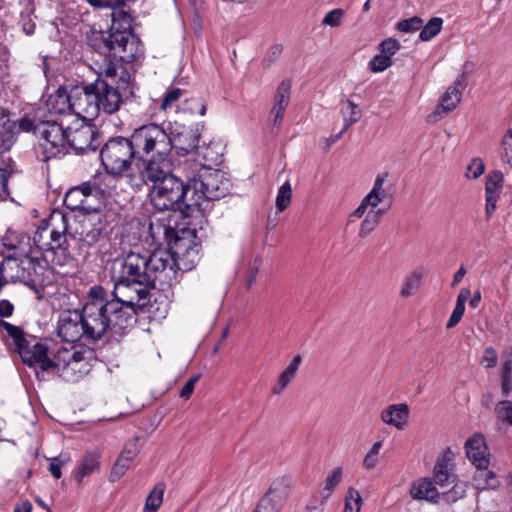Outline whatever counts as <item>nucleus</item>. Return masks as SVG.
<instances>
[{
	"mask_svg": "<svg viewBox=\"0 0 512 512\" xmlns=\"http://www.w3.org/2000/svg\"><path fill=\"white\" fill-rule=\"evenodd\" d=\"M151 235L163 240L168 249L130 251L116 258L110 274L116 289L122 294L131 286L138 287L139 295L145 294L142 286H159V290L170 287L177 279L178 270H190L195 263L199 246L194 242L195 230L175 229L170 223L154 218L150 221Z\"/></svg>",
	"mask_w": 512,
	"mask_h": 512,
	"instance_id": "f257e3e1",
	"label": "nucleus"
},
{
	"mask_svg": "<svg viewBox=\"0 0 512 512\" xmlns=\"http://www.w3.org/2000/svg\"><path fill=\"white\" fill-rule=\"evenodd\" d=\"M169 167L153 160H139L133 175V187L140 188L148 181L152 182L149 196L154 209L159 212L179 211L184 217H189L196 210V207L188 206L193 191L192 181L185 183Z\"/></svg>",
	"mask_w": 512,
	"mask_h": 512,
	"instance_id": "f03ea898",
	"label": "nucleus"
},
{
	"mask_svg": "<svg viewBox=\"0 0 512 512\" xmlns=\"http://www.w3.org/2000/svg\"><path fill=\"white\" fill-rule=\"evenodd\" d=\"M86 339L98 341L105 335L116 338L124 335L135 324V313L108 294L99 285L92 286L87 301L80 310Z\"/></svg>",
	"mask_w": 512,
	"mask_h": 512,
	"instance_id": "7ed1b4c3",
	"label": "nucleus"
},
{
	"mask_svg": "<svg viewBox=\"0 0 512 512\" xmlns=\"http://www.w3.org/2000/svg\"><path fill=\"white\" fill-rule=\"evenodd\" d=\"M18 353L26 365L38 366L42 371L55 370L64 380L72 382L88 374L92 361L96 359L93 349L80 345L60 348L51 359L47 345L36 342L34 338L27 339Z\"/></svg>",
	"mask_w": 512,
	"mask_h": 512,
	"instance_id": "20e7f679",
	"label": "nucleus"
},
{
	"mask_svg": "<svg viewBox=\"0 0 512 512\" xmlns=\"http://www.w3.org/2000/svg\"><path fill=\"white\" fill-rule=\"evenodd\" d=\"M129 85L130 74L123 64L109 60L93 82L99 112L103 111L107 114L117 112L123 103V98L132 94Z\"/></svg>",
	"mask_w": 512,
	"mask_h": 512,
	"instance_id": "39448f33",
	"label": "nucleus"
},
{
	"mask_svg": "<svg viewBox=\"0 0 512 512\" xmlns=\"http://www.w3.org/2000/svg\"><path fill=\"white\" fill-rule=\"evenodd\" d=\"M133 142L132 135L116 136L108 139L100 150L101 163L107 173L111 176L125 175L132 186L138 161H147V158L137 155Z\"/></svg>",
	"mask_w": 512,
	"mask_h": 512,
	"instance_id": "423d86ee",
	"label": "nucleus"
},
{
	"mask_svg": "<svg viewBox=\"0 0 512 512\" xmlns=\"http://www.w3.org/2000/svg\"><path fill=\"white\" fill-rule=\"evenodd\" d=\"M138 156L147 158V161L163 163L170 166L168 156L173 149L172 137L166 130L155 123L144 124L131 133Z\"/></svg>",
	"mask_w": 512,
	"mask_h": 512,
	"instance_id": "0eeeda50",
	"label": "nucleus"
},
{
	"mask_svg": "<svg viewBox=\"0 0 512 512\" xmlns=\"http://www.w3.org/2000/svg\"><path fill=\"white\" fill-rule=\"evenodd\" d=\"M22 125L25 132L33 133L38 139L43 161L67 154V128L62 124L25 116L22 118Z\"/></svg>",
	"mask_w": 512,
	"mask_h": 512,
	"instance_id": "6e6552de",
	"label": "nucleus"
},
{
	"mask_svg": "<svg viewBox=\"0 0 512 512\" xmlns=\"http://www.w3.org/2000/svg\"><path fill=\"white\" fill-rule=\"evenodd\" d=\"M191 181L193 191L188 206L196 207V211L202 208L204 201L225 197L231 188L230 179L221 170L202 168L198 178H193Z\"/></svg>",
	"mask_w": 512,
	"mask_h": 512,
	"instance_id": "1a4fd4ad",
	"label": "nucleus"
},
{
	"mask_svg": "<svg viewBox=\"0 0 512 512\" xmlns=\"http://www.w3.org/2000/svg\"><path fill=\"white\" fill-rule=\"evenodd\" d=\"M67 217L60 211H54L50 217L52 230L49 231L50 240L43 241V234L47 233V228L37 231L33 237V243L41 250L52 252V262L58 265H64L70 258L66 244Z\"/></svg>",
	"mask_w": 512,
	"mask_h": 512,
	"instance_id": "9d476101",
	"label": "nucleus"
},
{
	"mask_svg": "<svg viewBox=\"0 0 512 512\" xmlns=\"http://www.w3.org/2000/svg\"><path fill=\"white\" fill-rule=\"evenodd\" d=\"M66 137L67 149L72 148L77 154L95 152L101 144L96 127L82 119L67 127Z\"/></svg>",
	"mask_w": 512,
	"mask_h": 512,
	"instance_id": "9b49d317",
	"label": "nucleus"
},
{
	"mask_svg": "<svg viewBox=\"0 0 512 512\" xmlns=\"http://www.w3.org/2000/svg\"><path fill=\"white\" fill-rule=\"evenodd\" d=\"M97 96L93 83L85 86H73L70 89V102L72 113L82 120H94L99 115Z\"/></svg>",
	"mask_w": 512,
	"mask_h": 512,
	"instance_id": "f8f14e48",
	"label": "nucleus"
},
{
	"mask_svg": "<svg viewBox=\"0 0 512 512\" xmlns=\"http://www.w3.org/2000/svg\"><path fill=\"white\" fill-rule=\"evenodd\" d=\"M293 488V480L289 476H281L273 480L257 505L269 511L279 512L289 498Z\"/></svg>",
	"mask_w": 512,
	"mask_h": 512,
	"instance_id": "ddd939ff",
	"label": "nucleus"
},
{
	"mask_svg": "<svg viewBox=\"0 0 512 512\" xmlns=\"http://www.w3.org/2000/svg\"><path fill=\"white\" fill-rule=\"evenodd\" d=\"M58 336L70 343L86 338V328L80 310H67L60 314L57 326Z\"/></svg>",
	"mask_w": 512,
	"mask_h": 512,
	"instance_id": "4468645a",
	"label": "nucleus"
},
{
	"mask_svg": "<svg viewBox=\"0 0 512 512\" xmlns=\"http://www.w3.org/2000/svg\"><path fill=\"white\" fill-rule=\"evenodd\" d=\"M464 87V75H461L447 88L435 110L427 116V122L435 123L454 110L461 101Z\"/></svg>",
	"mask_w": 512,
	"mask_h": 512,
	"instance_id": "2eb2a0df",
	"label": "nucleus"
},
{
	"mask_svg": "<svg viewBox=\"0 0 512 512\" xmlns=\"http://www.w3.org/2000/svg\"><path fill=\"white\" fill-rule=\"evenodd\" d=\"M14 264L18 268L16 278L27 286L36 288L50 282L46 276L50 273V270L37 261L27 258L20 263L14 261Z\"/></svg>",
	"mask_w": 512,
	"mask_h": 512,
	"instance_id": "dca6fc26",
	"label": "nucleus"
},
{
	"mask_svg": "<svg viewBox=\"0 0 512 512\" xmlns=\"http://www.w3.org/2000/svg\"><path fill=\"white\" fill-rule=\"evenodd\" d=\"M109 43L111 44V52H109V58L127 63L134 60L136 46L134 41L130 38L129 31H112L109 34Z\"/></svg>",
	"mask_w": 512,
	"mask_h": 512,
	"instance_id": "f3484780",
	"label": "nucleus"
},
{
	"mask_svg": "<svg viewBox=\"0 0 512 512\" xmlns=\"http://www.w3.org/2000/svg\"><path fill=\"white\" fill-rule=\"evenodd\" d=\"M203 125L196 124L194 128L182 126L180 130L176 129L169 134L172 137L173 149L177 154L185 156L189 153H195L201 137Z\"/></svg>",
	"mask_w": 512,
	"mask_h": 512,
	"instance_id": "a211bd4d",
	"label": "nucleus"
},
{
	"mask_svg": "<svg viewBox=\"0 0 512 512\" xmlns=\"http://www.w3.org/2000/svg\"><path fill=\"white\" fill-rule=\"evenodd\" d=\"M465 451L468 459L479 470H486L490 464L489 452L485 439L481 434H474L465 442Z\"/></svg>",
	"mask_w": 512,
	"mask_h": 512,
	"instance_id": "6ab92c4d",
	"label": "nucleus"
},
{
	"mask_svg": "<svg viewBox=\"0 0 512 512\" xmlns=\"http://www.w3.org/2000/svg\"><path fill=\"white\" fill-rule=\"evenodd\" d=\"M142 288H145V294L139 295L138 293V287L131 286L127 289L125 292L126 294H122L119 292V290L116 289V283H114V289L111 293V297L113 300H118L123 304V307L130 308L135 315L136 313V307H143L146 304V301L149 296L150 289H158L159 286H142Z\"/></svg>",
	"mask_w": 512,
	"mask_h": 512,
	"instance_id": "aec40b11",
	"label": "nucleus"
},
{
	"mask_svg": "<svg viewBox=\"0 0 512 512\" xmlns=\"http://www.w3.org/2000/svg\"><path fill=\"white\" fill-rule=\"evenodd\" d=\"M1 241L6 249L14 251V256H27L31 252V238L21 231L9 228Z\"/></svg>",
	"mask_w": 512,
	"mask_h": 512,
	"instance_id": "412c9836",
	"label": "nucleus"
},
{
	"mask_svg": "<svg viewBox=\"0 0 512 512\" xmlns=\"http://www.w3.org/2000/svg\"><path fill=\"white\" fill-rule=\"evenodd\" d=\"M84 188L87 189L83 203L82 212L98 213L104 203L105 189L99 186L96 181H88L84 183Z\"/></svg>",
	"mask_w": 512,
	"mask_h": 512,
	"instance_id": "4be33fe9",
	"label": "nucleus"
},
{
	"mask_svg": "<svg viewBox=\"0 0 512 512\" xmlns=\"http://www.w3.org/2000/svg\"><path fill=\"white\" fill-rule=\"evenodd\" d=\"M409 408L407 404H393L381 412V419L384 423L402 429L407 422Z\"/></svg>",
	"mask_w": 512,
	"mask_h": 512,
	"instance_id": "5701e85b",
	"label": "nucleus"
},
{
	"mask_svg": "<svg viewBox=\"0 0 512 512\" xmlns=\"http://www.w3.org/2000/svg\"><path fill=\"white\" fill-rule=\"evenodd\" d=\"M301 363V355L298 354L293 357L288 366L279 375L276 385L272 388L274 395H280L293 382Z\"/></svg>",
	"mask_w": 512,
	"mask_h": 512,
	"instance_id": "b1692460",
	"label": "nucleus"
},
{
	"mask_svg": "<svg viewBox=\"0 0 512 512\" xmlns=\"http://www.w3.org/2000/svg\"><path fill=\"white\" fill-rule=\"evenodd\" d=\"M22 118L18 121L8 120L0 127V152H5L11 149L16 141V136L20 132H25L22 127Z\"/></svg>",
	"mask_w": 512,
	"mask_h": 512,
	"instance_id": "393cba45",
	"label": "nucleus"
},
{
	"mask_svg": "<svg viewBox=\"0 0 512 512\" xmlns=\"http://www.w3.org/2000/svg\"><path fill=\"white\" fill-rule=\"evenodd\" d=\"M195 155L198 157V159L204 161L202 168L208 169V167L211 165H217L221 163L222 153L220 144L209 142L208 144L199 145Z\"/></svg>",
	"mask_w": 512,
	"mask_h": 512,
	"instance_id": "a878e982",
	"label": "nucleus"
},
{
	"mask_svg": "<svg viewBox=\"0 0 512 512\" xmlns=\"http://www.w3.org/2000/svg\"><path fill=\"white\" fill-rule=\"evenodd\" d=\"M410 494L414 499L427 501H434L439 495L433 482L428 478L415 481L410 489Z\"/></svg>",
	"mask_w": 512,
	"mask_h": 512,
	"instance_id": "bb28decb",
	"label": "nucleus"
},
{
	"mask_svg": "<svg viewBox=\"0 0 512 512\" xmlns=\"http://www.w3.org/2000/svg\"><path fill=\"white\" fill-rule=\"evenodd\" d=\"M99 466L100 462L98 453L87 452L74 474V478L77 483L81 485L84 478L98 470Z\"/></svg>",
	"mask_w": 512,
	"mask_h": 512,
	"instance_id": "cd10ccee",
	"label": "nucleus"
},
{
	"mask_svg": "<svg viewBox=\"0 0 512 512\" xmlns=\"http://www.w3.org/2000/svg\"><path fill=\"white\" fill-rule=\"evenodd\" d=\"M343 479V469L341 467H334L326 476L323 486L320 489L321 502L320 505L324 506L326 501L332 495L334 489L341 483Z\"/></svg>",
	"mask_w": 512,
	"mask_h": 512,
	"instance_id": "c85d7f7f",
	"label": "nucleus"
},
{
	"mask_svg": "<svg viewBox=\"0 0 512 512\" xmlns=\"http://www.w3.org/2000/svg\"><path fill=\"white\" fill-rule=\"evenodd\" d=\"M388 177L387 173L378 174L373 183L371 191L362 199L368 207L376 208L384 199V183Z\"/></svg>",
	"mask_w": 512,
	"mask_h": 512,
	"instance_id": "c756f323",
	"label": "nucleus"
},
{
	"mask_svg": "<svg viewBox=\"0 0 512 512\" xmlns=\"http://www.w3.org/2000/svg\"><path fill=\"white\" fill-rule=\"evenodd\" d=\"M48 107L51 113L64 115L72 113V102H70V90L68 92H60L51 96L48 100Z\"/></svg>",
	"mask_w": 512,
	"mask_h": 512,
	"instance_id": "7c9ffc66",
	"label": "nucleus"
},
{
	"mask_svg": "<svg viewBox=\"0 0 512 512\" xmlns=\"http://www.w3.org/2000/svg\"><path fill=\"white\" fill-rule=\"evenodd\" d=\"M471 293L467 288L461 289L457 296L455 308L446 323V328L451 329L455 327L462 319L465 312V303L470 298Z\"/></svg>",
	"mask_w": 512,
	"mask_h": 512,
	"instance_id": "2f4dec72",
	"label": "nucleus"
},
{
	"mask_svg": "<svg viewBox=\"0 0 512 512\" xmlns=\"http://www.w3.org/2000/svg\"><path fill=\"white\" fill-rule=\"evenodd\" d=\"M86 191L84 183L71 188L64 197L65 206L71 211H82Z\"/></svg>",
	"mask_w": 512,
	"mask_h": 512,
	"instance_id": "473e14b6",
	"label": "nucleus"
},
{
	"mask_svg": "<svg viewBox=\"0 0 512 512\" xmlns=\"http://www.w3.org/2000/svg\"><path fill=\"white\" fill-rule=\"evenodd\" d=\"M88 45L95 51L109 58L111 52V44L109 43V34L106 36L102 31H92L87 38Z\"/></svg>",
	"mask_w": 512,
	"mask_h": 512,
	"instance_id": "72a5a7b5",
	"label": "nucleus"
},
{
	"mask_svg": "<svg viewBox=\"0 0 512 512\" xmlns=\"http://www.w3.org/2000/svg\"><path fill=\"white\" fill-rule=\"evenodd\" d=\"M423 272L418 269L413 271L409 276H407L401 286L400 296L407 298L413 295L422 284Z\"/></svg>",
	"mask_w": 512,
	"mask_h": 512,
	"instance_id": "f704fd0d",
	"label": "nucleus"
},
{
	"mask_svg": "<svg viewBox=\"0 0 512 512\" xmlns=\"http://www.w3.org/2000/svg\"><path fill=\"white\" fill-rule=\"evenodd\" d=\"M166 485L164 482H158L154 488L150 491L146 498L145 507L143 512H156L161 506L163 501V494L165 492Z\"/></svg>",
	"mask_w": 512,
	"mask_h": 512,
	"instance_id": "c9c22d12",
	"label": "nucleus"
},
{
	"mask_svg": "<svg viewBox=\"0 0 512 512\" xmlns=\"http://www.w3.org/2000/svg\"><path fill=\"white\" fill-rule=\"evenodd\" d=\"M112 26L111 30L129 31L132 27V16L124 11L122 7L113 8L111 12Z\"/></svg>",
	"mask_w": 512,
	"mask_h": 512,
	"instance_id": "e433bc0d",
	"label": "nucleus"
},
{
	"mask_svg": "<svg viewBox=\"0 0 512 512\" xmlns=\"http://www.w3.org/2000/svg\"><path fill=\"white\" fill-rule=\"evenodd\" d=\"M0 333L2 335L6 334L9 336L13 343L15 344L17 351L20 349L22 345L25 344L28 338L25 337V333L22 328L15 326L11 323H8L4 320L0 319Z\"/></svg>",
	"mask_w": 512,
	"mask_h": 512,
	"instance_id": "4c0bfd02",
	"label": "nucleus"
},
{
	"mask_svg": "<svg viewBox=\"0 0 512 512\" xmlns=\"http://www.w3.org/2000/svg\"><path fill=\"white\" fill-rule=\"evenodd\" d=\"M385 211L379 209L377 211H369L364 220L361 222L358 236L360 238H366L380 223V217Z\"/></svg>",
	"mask_w": 512,
	"mask_h": 512,
	"instance_id": "58836bf2",
	"label": "nucleus"
},
{
	"mask_svg": "<svg viewBox=\"0 0 512 512\" xmlns=\"http://www.w3.org/2000/svg\"><path fill=\"white\" fill-rule=\"evenodd\" d=\"M341 112L344 117V130H347L349 126L356 123L361 118L360 108L351 100H347L343 103Z\"/></svg>",
	"mask_w": 512,
	"mask_h": 512,
	"instance_id": "ea45409f",
	"label": "nucleus"
},
{
	"mask_svg": "<svg viewBox=\"0 0 512 512\" xmlns=\"http://www.w3.org/2000/svg\"><path fill=\"white\" fill-rule=\"evenodd\" d=\"M443 19L440 17L431 18L428 23L422 26L419 39L421 41L427 42L433 39L436 35H438L442 29Z\"/></svg>",
	"mask_w": 512,
	"mask_h": 512,
	"instance_id": "a19ab883",
	"label": "nucleus"
},
{
	"mask_svg": "<svg viewBox=\"0 0 512 512\" xmlns=\"http://www.w3.org/2000/svg\"><path fill=\"white\" fill-rule=\"evenodd\" d=\"M291 97V82L290 80H283L277 87L274 104L286 110Z\"/></svg>",
	"mask_w": 512,
	"mask_h": 512,
	"instance_id": "79ce46f5",
	"label": "nucleus"
},
{
	"mask_svg": "<svg viewBox=\"0 0 512 512\" xmlns=\"http://www.w3.org/2000/svg\"><path fill=\"white\" fill-rule=\"evenodd\" d=\"M382 446V441H377L371 446V448L365 454L362 462V466L364 469L372 470L377 466V464L379 463V454Z\"/></svg>",
	"mask_w": 512,
	"mask_h": 512,
	"instance_id": "37998d69",
	"label": "nucleus"
},
{
	"mask_svg": "<svg viewBox=\"0 0 512 512\" xmlns=\"http://www.w3.org/2000/svg\"><path fill=\"white\" fill-rule=\"evenodd\" d=\"M453 477L448 471V465L446 460L439 459L434 467V480L436 484L440 485L441 487L445 486L448 482H450V479Z\"/></svg>",
	"mask_w": 512,
	"mask_h": 512,
	"instance_id": "c03bdc74",
	"label": "nucleus"
},
{
	"mask_svg": "<svg viewBox=\"0 0 512 512\" xmlns=\"http://www.w3.org/2000/svg\"><path fill=\"white\" fill-rule=\"evenodd\" d=\"M292 196L291 184L286 181L278 190L276 197V207L279 212H283L290 204Z\"/></svg>",
	"mask_w": 512,
	"mask_h": 512,
	"instance_id": "a18cd8bd",
	"label": "nucleus"
},
{
	"mask_svg": "<svg viewBox=\"0 0 512 512\" xmlns=\"http://www.w3.org/2000/svg\"><path fill=\"white\" fill-rule=\"evenodd\" d=\"M132 460L129 458H125L124 456H119L110 472L109 480L110 482L118 481L129 469Z\"/></svg>",
	"mask_w": 512,
	"mask_h": 512,
	"instance_id": "49530a36",
	"label": "nucleus"
},
{
	"mask_svg": "<svg viewBox=\"0 0 512 512\" xmlns=\"http://www.w3.org/2000/svg\"><path fill=\"white\" fill-rule=\"evenodd\" d=\"M503 182V174L500 171H492L486 179L485 192L489 195H497V191L501 188Z\"/></svg>",
	"mask_w": 512,
	"mask_h": 512,
	"instance_id": "de8ad7c7",
	"label": "nucleus"
},
{
	"mask_svg": "<svg viewBox=\"0 0 512 512\" xmlns=\"http://www.w3.org/2000/svg\"><path fill=\"white\" fill-rule=\"evenodd\" d=\"M182 111L190 114H198L204 116L206 114V104L202 99L191 98L186 100L182 107Z\"/></svg>",
	"mask_w": 512,
	"mask_h": 512,
	"instance_id": "09e8293b",
	"label": "nucleus"
},
{
	"mask_svg": "<svg viewBox=\"0 0 512 512\" xmlns=\"http://www.w3.org/2000/svg\"><path fill=\"white\" fill-rule=\"evenodd\" d=\"M497 418L512 426V401H500L495 407Z\"/></svg>",
	"mask_w": 512,
	"mask_h": 512,
	"instance_id": "8fccbe9b",
	"label": "nucleus"
},
{
	"mask_svg": "<svg viewBox=\"0 0 512 512\" xmlns=\"http://www.w3.org/2000/svg\"><path fill=\"white\" fill-rule=\"evenodd\" d=\"M423 26V20L418 16H413L408 19L399 21L396 24V29L400 32L411 33L415 32Z\"/></svg>",
	"mask_w": 512,
	"mask_h": 512,
	"instance_id": "3c124183",
	"label": "nucleus"
},
{
	"mask_svg": "<svg viewBox=\"0 0 512 512\" xmlns=\"http://www.w3.org/2000/svg\"><path fill=\"white\" fill-rule=\"evenodd\" d=\"M361 503H362V498H361L360 493L352 487L349 488L348 496L346 498V503H345V512H349V511H353V510H355L356 512H360Z\"/></svg>",
	"mask_w": 512,
	"mask_h": 512,
	"instance_id": "603ef678",
	"label": "nucleus"
},
{
	"mask_svg": "<svg viewBox=\"0 0 512 512\" xmlns=\"http://www.w3.org/2000/svg\"><path fill=\"white\" fill-rule=\"evenodd\" d=\"M392 65V59H389L388 56L383 54H379L374 56L369 62V68L374 73L383 72L387 68Z\"/></svg>",
	"mask_w": 512,
	"mask_h": 512,
	"instance_id": "864d4df0",
	"label": "nucleus"
},
{
	"mask_svg": "<svg viewBox=\"0 0 512 512\" xmlns=\"http://www.w3.org/2000/svg\"><path fill=\"white\" fill-rule=\"evenodd\" d=\"M283 46L281 44L272 45L263 57V67L270 68L281 56Z\"/></svg>",
	"mask_w": 512,
	"mask_h": 512,
	"instance_id": "5fc2aeb1",
	"label": "nucleus"
},
{
	"mask_svg": "<svg viewBox=\"0 0 512 512\" xmlns=\"http://www.w3.org/2000/svg\"><path fill=\"white\" fill-rule=\"evenodd\" d=\"M401 48L400 43L394 38H388L379 44L380 53L391 59Z\"/></svg>",
	"mask_w": 512,
	"mask_h": 512,
	"instance_id": "6e6d98bb",
	"label": "nucleus"
},
{
	"mask_svg": "<svg viewBox=\"0 0 512 512\" xmlns=\"http://www.w3.org/2000/svg\"><path fill=\"white\" fill-rule=\"evenodd\" d=\"M183 91L180 88L171 87L169 88L161 102L160 108L166 110L170 108L175 102H177L182 96Z\"/></svg>",
	"mask_w": 512,
	"mask_h": 512,
	"instance_id": "4d7b16f0",
	"label": "nucleus"
},
{
	"mask_svg": "<svg viewBox=\"0 0 512 512\" xmlns=\"http://www.w3.org/2000/svg\"><path fill=\"white\" fill-rule=\"evenodd\" d=\"M512 391V369L508 363H505L502 370L501 392L507 397Z\"/></svg>",
	"mask_w": 512,
	"mask_h": 512,
	"instance_id": "13d9d810",
	"label": "nucleus"
},
{
	"mask_svg": "<svg viewBox=\"0 0 512 512\" xmlns=\"http://www.w3.org/2000/svg\"><path fill=\"white\" fill-rule=\"evenodd\" d=\"M70 461L69 457L66 456H58L50 459L49 463V472L56 479L61 477V467L66 465Z\"/></svg>",
	"mask_w": 512,
	"mask_h": 512,
	"instance_id": "bf43d9fd",
	"label": "nucleus"
},
{
	"mask_svg": "<svg viewBox=\"0 0 512 512\" xmlns=\"http://www.w3.org/2000/svg\"><path fill=\"white\" fill-rule=\"evenodd\" d=\"M502 160L512 166V129L508 130L502 140Z\"/></svg>",
	"mask_w": 512,
	"mask_h": 512,
	"instance_id": "052dcab7",
	"label": "nucleus"
},
{
	"mask_svg": "<svg viewBox=\"0 0 512 512\" xmlns=\"http://www.w3.org/2000/svg\"><path fill=\"white\" fill-rule=\"evenodd\" d=\"M343 14L344 12L342 9L331 10L323 18L322 24L331 27H338L342 23Z\"/></svg>",
	"mask_w": 512,
	"mask_h": 512,
	"instance_id": "680f3d73",
	"label": "nucleus"
},
{
	"mask_svg": "<svg viewBox=\"0 0 512 512\" xmlns=\"http://www.w3.org/2000/svg\"><path fill=\"white\" fill-rule=\"evenodd\" d=\"M485 170L483 161L480 158H475L467 167L466 175L470 178L476 179L480 177Z\"/></svg>",
	"mask_w": 512,
	"mask_h": 512,
	"instance_id": "e2e57ef3",
	"label": "nucleus"
},
{
	"mask_svg": "<svg viewBox=\"0 0 512 512\" xmlns=\"http://www.w3.org/2000/svg\"><path fill=\"white\" fill-rule=\"evenodd\" d=\"M466 488V483H456L448 492L444 493L447 501L455 502L464 497Z\"/></svg>",
	"mask_w": 512,
	"mask_h": 512,
	"instance_id": "0e129e2a",
	"label": "nucleus"
},
{
	"mask_svg": "<svg viewBox=\"0 0 512 512\" xmlns=\"http://www.w3.org/2000/svg\"><path fill=\"white\" fill-rule=\"evenodd\" d=\"M260 268V259L255 258L254 261L250 264L247 273H246V286L248 289L252 287L257 279V275Z\"/></svg>",
	"mask_w": 512,
	"mask_h": 512,
	"instance_id": "69168bd1",
	"label": "nucleus"
},
{
	"mask_svg": "<svg viewBox=\"0 0 512 512\" xmlns=\"http://www.w3.org/2000/svg\"><path fill=\"white\" fill-rule=\"evenodd\" d=\"M138 439L135 438L131 441H129L125 447L123 448L120 456H124L125 458H129L133 461V459L136 457V455L139 453V448L137 444Z\"/></svg>",
	"mask_w": 512,
	"mask_h": 512,
	"instance_id": "338daca9",
	"label": "nucleus"
},
{
	"mask_svg": "<svg viewBox=\"0 0 512 512\" xmlns=\"http://www.w3.org/2000/svg\"><path fill=\"white\" fill-rule=\"evenodd\" d=\"M200 375H194L188 379V381L184 384L182 389L180 390L179 396L184 399H188L194 391L195 384L199 380Z\"/></svg>",
	"mask_w": 512,
	"mask_h": 512,
	"instance_id": "774afa93",
	"label": "nucleus"
}]
</instances>
